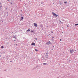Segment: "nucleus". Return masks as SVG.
<instances>
[{"instance_id": "15", "label": "nucleus", "mask_w": 78, "mask_h": 78, "mask_svg": "<svg viewBox=\"0 0 78 78\" xmlns=\"http://www.w3.org/2000/svg\"><path fill=\"white\" fill-rule=\"evenodd\" d=\"M52 39H54V37H52Z\"/></svg>"}, {"instance_id": "18", "label": "nucleus", "mask_w": 78, "mask_h": 78, "mask_svg": "<svg viewBox=\"0 0 78 78\" xmlns=\"http://www.w3.org/2000/svg\"><path fill=\"white\" fill-rule=\"evenodd\" d=\"M16 45L17 46V44H16Z\"/></svg>"}, {"instance_id": "25", "label": "nucleus", "mask_w": 78, "mask_h": 78, "mask_svg": "<svg viewBox=\"0 0 78 78\" xmlns=\"http://www.w3.org/2000/svg\"><path fill=\"white\" fill-rule=\"evenodd\" d=\"M11 4H12V3H11Z\"/></svg>"}, {"instance_id": "6", "label": "nucleus", "mask_w": 78, "mask_h": 78, "mask_svg": "<svg viewBox=\"0 0 78 78\" xmlns=\"http://www.w3.org/2000/svg\"><path fill=\"white\" fill-rule=\"evenodd\" d=\"M23 19V17H22V18H21V20H22Z\"/></svg>"}, {"instance_id": "23", "label": "nucleus", "mask_w": 78, "mask_h": 78, "mask_svg": "<svg viewBox=\"0 0 78 78\" xmlns=\"http://www.w3.org/2000/svg\"><path fill=\"white\" fill-rule=\"evenodd\" d=\"M49 35H51V34H49Z\"/></svg>"}, {"instance_id": "11", "label": "nucleus", "mask_w": 78, "mask_h": 78, "mask_svg": "<svg viewBox=\"0 0 78 78\" xmlns=\"http://www.w3.org/2000/svg\"><path fill=\"white\" fill-rule=\"evenodd\" d=\"M67 3V2H64V3Z\"/></svg>"}, {"instance_id": "8", "label": "nucleus", "mask_w": 78, "mask_h": 78, "mask_svg": "<svg viewBox=\"0 0 78 78\" xmlns=\"http://www.w3.org/2000/svg\"><path fill=\"white\" fill-rule=\"evenodd\" d=\"M30 31V30L29 29L27 31V32H29Z\"/></svg>"}, {"instance_id": "3", "label": "nucleus", "mask_w": 78, "mask_h": 78, "mask_svg": "<svg viewBox=\"0 0 78 78\" xmlns=\"http://www.w3.org/2000/svg\"><path fill=\"white\" fill-rule=\"evenodd\" d=\"M47 44L48 45L50 44H51V42L50 41L48 42L47 43Z\"/></svg>"}, {"instance_id": "7", "label": "nucleus", "mask_w": 78, "mask_h": 78, "mask_svg": "<svg viewBox=\"0 0 78 78\" xmlns=\"http://www.w3.org/2000/svg\"><path fill=\"white\" fill-rule=\"evenodd\" d=\"M47 65V64L46 63H43V65Z\"/></svg>"}, {"instance_id": "19", "label": "nucleus", "mask_w": 78, "mask_h": 78, "mask_svg": "<svg viewBox=\"0 0 78 78\" xmlns=\"http://www.w3.org/2000/svg\"><path fill=\"white\" fill-rule=\"evenodd\" d=\"M67 27H69V26H67Z\"/></svg>"}, {"instance_id": "12", "label": "nucleus", "mask_w": 78, "mask_h": 78, "mask_svg": "<svg viewBox=\"0 0 78 78\" xmlns=\"http://www.w3.org/2000/svg\"><path fill=\"white\" fill-rule=\"evenodd\" d=\"M35 39L36 40H37V39L36 38H35Z\"/></svg>"}, {"instance_id": "16", "label": "nucleus", "mask_w": 78, "mask_h": 78, "mask_svg": "<svg viewBox=\"0 0 78 78\" xmlns=\"http://www.w3.org/2000/svg\"><path fill=\"white\" fill-rule=\"evenodd\" d=\"M8 1H10V0H8Z\"/></svg>"}, {"instance_id": "17", "label": "nucleus", "mask_w": 78, "mask_h": 78, "mask_svg": "<svg viewBox=\"0 0 78 78\" xmlns=\"http://www.w3.org/2000/svg\"><path fill=\"white\" fill-rule=\"evenodd\" d=\"M62 41V39H60V41Z\"/></svg>"}, {"instance_id": "14", "label": "nucleus", "mask_w": 78, "mask_h": 78, "mask_svg": "<svg viewBox=\"0 0 78 78\" xmlns=\"http://www.w3.org/2000/svg\"><path fill=\"white\" fill-rule=\"evenodd\" d=\"M51 33H54V32H53V31H51Z\"/></svg>"}, {"instance_id": "24", "label": "nucleus", "mask_w": 78, "mask_h": 78, "mask_svg": "<svg viewBox=\"0 0 78 78\" xmlns=\"http://www.w3.org/2000/svg\"><path fill=\"white\" fill-rule=\"evenodd\" d=\"M46 54H47V53H46Z\"/></svg>"}, {"instance_id": "4", "label": "nucleus", "mask_w": 78, "mask_h": 78, "mask_svg": "<svg viewBox=\"0 0 78 78\" xmlns=\"http://www.w3.org/2000/svg\"><path fill=\"white\" fill-rule=\"evenodd\" d=\"M31 45L34 46H35V44L33 42L32 43V44H31Z\"/></svg>"}, {"instance_id": "2", "label": "nucleus", "mask_w": 78, "mask_h": 78, "mask_svg": "<svg viewBox=\"0 0 78 78\" xmlns=\"http://www.w3.org/2000/svg\"><path fill=\"white\" fill-rule=\"evenodd\" d=\"M34 26H35L36 27H37V25L36 23H34Z\"/></svg>"}, {"instance_id": "9", "label": "nucleus", "mask_w": 78, "mask_h": 78, "mask_svg": "<svg viewBox=\"0 0 78 78\" xmlns=\"http://www.w3.org/2000/svg\"><path fill=\"white\" fill-rule=\"evenodd\" d=\"M78 25V24H75V26H77V25Z\"/></svg>"}, {"instance_id": "10", "label": "nucleus", "mask_w": 78, "mask_h": 78, "mask_svg": "<svg viewBox=\"0 0 78 78\" xmlns=\"http://www.w3.org/2000/svg\"><path fill=\"white\" fill-rule=\"evenodd\" d=\"M35 51H38V50L37 49H35Z\"/></svg>"}, {"instance_id": "20", "label": "nucleus", "mask_w": 78, "mask_h": 78, "mask_svg": "<svg viewBox=\"0 0 78 78\" xmlns=\"http://www.w3.org/2000/svg\"><path fill=\"white\" fill-rule=\"evenodd\" d=\"M63 27H62V28H63Z\"/></svg>"}, {"instance_id": "1", "label": "nucleus", "mask_w": 78, "mask_h": 78, "mask_svg": "<svg viewBox=\"0 0 78 78\" xmlns=\"http://www.w3.org/2000/svg\"><path fill=\"white\" fill-rule=\"evenodd\" d=\"M53 15L55 17H57L58 15H57V14H55L54 12H52V13Z\"/></svg>"}, {"instance_id": "5", "label": "nucleus", "mask_w": 78, "mask_h": 78, "mask_svg": "<svg viewBox=\"0 0 78 78\" xmlns=\"http://www.w3.org/2000/svg\"><path fill=\"white\" fill-rule=\"evenodd\" d=\"M73 50H70V53H72V52H73Z\"/></svg>"}, {"instance_id": "13", "label": "nucleus", "mask_w": 78, "mask_h": 78, "mask_svg": "<svg viewBox=\"0 0 78 78\" xmlns=\"http://www.w3.org/2000/svg\"><path fill=\"white\" fill-rule=\"evenodd\" d=\"M2 48H3V46H2Z\"/></svg>"}, {"instance_id": "22", "label": "nucleus", "mask_w": 78, "mask_h": 78, "mask_svg": "<svg viewBox=\"0 0 78 78\" xmlns=\"http://www.w3.org/2000/svg\"><path fill=\"white\" fill-rule=\"evenodd\" d=\"M62 34H63V33H63V32H62Z\"/></svg>"}, {"instance_id": "21", "label": "nucleus", "mask_w": 78, "mask_h": 78, "mask_svg": "<svg viewBox=\"0 0 78 78\" xmlns=\"http://www.w3.org/2000/svg\"><path fill=\"white\" fill-rule=\"evenodd\" d=\"M31 32H33V31H31Z\"/></svg>"}]
</instances>
